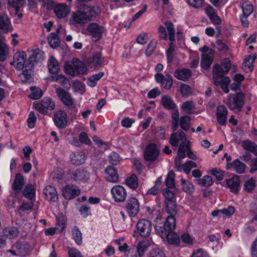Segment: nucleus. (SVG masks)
I'll use <instances>...</instances> for the list:
<instances>
[{"instance_id":"21","label":"nucleus","mask_w":257,"mask_h":257,"mask_svg":"<svg viewBox=\"0 0 257 257\" xmlns=\"http://www.w3.org/2000/svg\"><path fill=\"white\" fill-rule=\"evenodd\" d=\"M54 12L57 18L63 19L69 14L70 9L66 4H59L54 7Z\"/></svg>"},{"instance_id":"19","label":"nucleus","mask_w":257,"mask_h":257,"mask_svg":"<svg viewBox=\"0 0 257 257\" xmlns=\"http://www.w3.org/2000/svg\"><path fill=\"white\" fill-rule=\"evenodd\" d=\"M53 120L57 127H64L67 122V114L62 110H58L55 113Z\"/></svg>"},{"instance_id":"49","label":"nucleus","mask_w":257,"mask_h":257,"mask_svg":"<svg viewBox=\"0 0 257 257\" xmlns=\"http://www.w3.org/2000/svg\"><path fill=\"white\" fill-rule=\"evenodd\" d=\"M30 89L31 93L30 95V97L32 99H38L41 98L43 94L42 90L38 87H31Z\"/></svg>"},{"instance_id":"38","label":"nucleus","mask_w":257,"mask_h":257,"mask_svg":"<svg viewBox=\"0 0 257 257\" xmlns=\"http://www.w3.org/2000/svg\"><path fill=\"white\" fill-rule=\"evenodd\" d=\"M10 26V21L7 15H0V29L5 32H7L9 31Z\"/></svg>"},{"instance_id":"4","label":"nucleus","mask_w":257,"mask_h":257,"mask_svg":"<svg viewBox=\"0 0 257 257\" xmlns=\"http://www.w3.org/2000/svg\"><path fill=\"white\" fill-rule=\"evenodd\" d=\"M244 96L243 93L229 94L227 99L224 101L230 110H240L244 105Z\"/></svg>"},{"instance_id":"54","label":"nucleus","mask_w":257,"mask_h":257,"mask_svg":"<svg viewBox=\"0 0 257 257\" xmlns=\"http://www.w3.org/2000/svg\"><path fill=\"white\" fill-rule=\"evenodd\" d=\"M23 195L26 197L31 199L35 194V189L31 184L27 185L24 189Z\"/></svg>"},{"instance_id":"48","label":"nucleus","mask_w":257,"mask_h":257,"mask_svg":"<svg viewBox=\"0 0 257 257\" xmlns=\"http://www.w3.org/2000/svg\"><path fill=\"white\" fill-rule=\"evenodd\" d=\"M180 92L183 97H188L193 93V89L188 85L181 84L180 87Z\"/></svg>"},{"instance_id":"36","label":"nucleus","mask_w":257,"mask_h":257,"mask_svg":"<svg viewBox=\"0 0 257 257\" xmlns=\"http://www.w3.org/2000/svg\"><path fill=\"white\" fill-rule=\"evenodd\" d=\"M241 146L246 151L257 156V145L254 142L249 140H244L241 143Z\"/></svg>"},{"instance_id":"31","label":"nucleus","mask_w":257,"mask_h":257,"mask_svg":"<svg viewBox=\"0 0 257 257\" xmlns=\"http://www.w3.org/2000/svg\"><path fill=\"white\" fill-rule=\"evenodd\" d=\"M24 184V177L20 174H17L12 185V189L16 192H20Z\"/></svg>"},{"instance_id":"33","label":"nucleus","mask_w":257,"mask_h":257,"mask_svg":"<svg viewBox=\"0 0 257 257\" xmlns=\"http://www.w3.org/2000/svg\"><path fill=\"white\" fill-rule=\"evenodd\" d=\"M240 6L243 16L248 17L252 13L253 11V6L249 1L242 0L240 3Z\"/></svg>"},{"instance_id":"57","label":"nucleus","mask_w":257,"mask_h":257,"mask_svg":"<svg viewBox=\"0 0 257 257\" xmlns=\"http://www.w3.org/2000/svg\"><path fill=\"white\" fill-rule=\"evenodd\" d=\"M148 247V245L146 241L143 240L139 242L137 245V252L140 256L144 254Z\"/></svg>"},{"instance_id":"51","label":"nucleus","mask_w":257,"mask_h":257,"mask_svg":"<svg viewBox=\"0 0 257 257\" xmlns=\"http://www.w3.org/2000/svg\"><path fill=\"white\" fill-rule=\"evenodd\" d=\"M165 26L167 30L169 39L171 42H173L175 40V29L173 24L167 21L165 23Z\"/></svg>"},{"instance_id":"28","label":"nucleus","mask_w":257,"mask_h":257,"mask_svg":"<svg viewBox=\"0 0 257 257\" xmlns=\"http://www.w3.org/2000/svg\"><path fill=\"white\" fill-rule=\"evenodd\" d=\"M32 54L29 57V61L34 65L43 60V52L39 49H36L31 51Z\"/></svg>"},{"instance_id":"39","label":"nucleus","mask_w":257,"mask_h":257,"mask_svg":"<svg viewBox=\"0 0 257 257\" xmlns=\"http://www.w3.org/2000/svg\"><path fill=\"white\" fill-rule=\"evenodd\" d=\"M104 75L103 72H99L90 77H89L87 81V84L91 87H95L98 80H99Z\"/></svg>"},{"instance_id":"37","label":"nucleus","mask_w":257,"mask_h":257,"mask_svg":"<svg viewBox=\"0 0 257 257\" xmlns=\"http://www.w3.org/2000/svg\"><path fill=\"white\" fill-rule=\"evenodd\" d=\"M19 233L18 229L14 227H7L3 230V236L9 238L16 237L18 235Z\"/></svg>"},{"instance_id":"17","label":"nucleus","mask_w":257,"mask_h":257,"mask_svg":"<svg viewBox=\"0 0 257 257\" xmlns=\"http://www.w3.org/2000/svg\"><path fill=\"white\" fill-rule=\"evenodd\" d=\"M87 30L94 40H98L101 38L104 28L96 23H92L88 26Z\"/></svg>"},{"instance_id":"9","label":"nucleus","mask_w":257,"mask_h":257,"mask_svg":"<svg viewBox=\"0 0 257 257\" xmlns=\"http://www.w3.org/2000/svg\"><path fill=\"white\" fill-rule=\"evenodd\" d=\"M140 204L138 199L129 197L125 205V209L131 217H135L140 211Z\"/></svg>"},{"instance_id":"14","label":"nucleus","mask_w":257,"mask_h":257,"mask_svg":"<svg viewBox=\"0 0 257 257\" xmlns=\"http://www.w3.org/2000/svg\"><path fill=\"white\" fill-rule=\"evenodd\" d=\"M155 78L156 81L165 89H170L173 85V78L168 74L163 75L162 73H158L155 75Z\"/></svg>"},{"instance_id":"29","label":"nucleus","mask_w":257,"mask_h":257,"mask_svg":"<svg viewBox=\"0 0 257 257\" xmlns=\"http://www.w3.org/2000/svg\"><path fill=\"white\" fill-rule=\"evenodd\" d=\"M48 67L50 73L54 75L57 74L59 70L60 66L58 61L53 57L51 56L48 62Z\"/></svg>"},{"instance_id":"40","label":"nucleus","mask_w":257,"mask_h":257,"mask_svg":"<svg viewBox=\"0 0 257 257\" xmlns=\"http://www.w3.org/2000/svg\"><path fill=\"white\" fill-rule=\"evenodd\" d=\"M51 81H55L59 82L61 85L65 86L68 84L70 85L69 80L63 75L57 74L54 75H52L49 78Z\"/></svg>"},{"instance_id":"20","label":"nucleus","mask_w":257,"mask_h":257,"mask_svg":"<svg viewBox=\"0 0 257 257\" xmlns=\"http://www.w3.org/2000/svg\"><path fill=\"white\" fill-rule=\"evenodd\" d=\"M43 193L46 199L50 202H55L58 199V192L54 186H47L43 190Z\"/></svg>"},{"instance_id":"2","label":"nucleus","mask_w":257,"mask_h":257,"mask_svg":"<svg viewBox=\"0 0 257 257\" xmlns=\"http://www.w3.org/2000/svg\"><path fill=\"white\" fill-rule=\"evenodd\" d=\"M97 15L93 8L84 6L81 7L80 10L72 12L68 21L70 25L76 27L83 25L91 21Z\"/></svg>"},{"instance_id":"45","label":"nucleus","mask_w":257,"mask_h":257,"mask_svg":"<svg viewBox=\"0 0 257 257\" xmlns=\"http://www.w3.org/2000/svg\"><path fill=\"white\" fill-rule=\"evenodd\" d=\"M182 109L187 113H192L195 109V105L192 101H187L181 105Z\"/></svg>"},{"instance_id":"6","label":"nucleus","mask_w":257,"mask_h":257,"mask_svg":"<svg viewBox=\"0 0 257 257\" xmlns=\"http://www.w3.org/2000/svg\"><path fill=\"white\" fill-rule=\"evenodd\" d=\"M67 179L72 180L78 184L85 183L89 179V174L85 170L78 168L75 171L69 170Z\"/></svg>"},{"instance_id":"59","label":"nucleus","mask_w":257,"mask_h":257,"mask_svg":"<svg viewBox=\"0 0 257 257\" xmlns=\"http://www.w3.org/2000/svg\"><path fill=\"white\" fill-rule=\"evenodd\" d=\"M196 167L197 165L195 162L190 161L182 165L181 171L183 170L185 173L188 174L189 173L192 168H195Z\"/></svg>"},{"instance_id":"52","label":"nucleus","mask_w":257,"mask_h":257,"mask_svg":"<svg viewBox=\"0 0 257 257\" xmlns=\"http://www.w3.org/2000/svg\"><path fill=\"white\" fill-rule=\"evenodd\" d=\"M199 185L202 186H210L213 183L212 178L210 176H204L202 178L197 179Z\"/></svg>"},{"instance_id":"64","label":"nucleus","mask_w":257,"mask_h":257,"mask_svg":"<svg viewBox=\"0 0 257 257\" xmlns=\"http://www.w3.org/2000/svg\"><path fill=\"white\" fill-rule=\"evenodd\" d=\"M149 257H165V255L162 249L154 248L151 251Z\"/></svg>"},{"instance_id":"43","label":"nucleus","mask_w":257,"mask_h":257,"mask_svg":"<svg viewBox=\"0 0 257 257\" xmlns=\"http://www.w3.org/2000/svg\"><path fill=\"white\" fill-rule=\"evenodd\" d=\"M229 165L237 173L242 174L244 172L245 165L241 162L238 159H236Z\"/></svg>"},{"instance_id":"46","label":"nucleus","mask_w":257,"mask_h":257,"mask_svg":"<svg viewBox=\"0 0 257 257\" xmlns=\"http://www.w3.org/2000/svg\"><path fill=\"white\" fill-rule=\"evenodd\" d=\"M72 235L75 242L78 245H81L82 242V233L78 227L75 226L73 228Z\"/></svg>"},{"instance_id":"44","label":"nucleus","mask_w":257,"mask_h":257,"mask_svg":"<svg viewBox=\"0 0 257 257\" xmlns=\"http://www.w3.org/2000/svg\"><path fill=\"white\" fill-rule=\"evenodd\" d=\"M48 40L50 47L53 49L56 48L60 44L59 39L55 33H51L48 37Z\"/></svg>"},{"instance_id":"26","label":"nucleus","mask_w":257,"mask_h":257,"mask_svg":"<svg viewBox=\"0 0 257 257\" xmlns=\"http://www.w3.org/2000/svg\"><path fill=\"white\" fill-rule=\"evenodd\" d=\"M191 75V71L186 68L176 69L174 72V76L177 79L186 81L189 79Z\"/></svg>"},{"instance_id":"23","label":"nucleus","mask_w":257,"mask_h":257,"mask_svg":"<svg viewBox=\"0 0 257 257\" xmlns=\"http://www.w3.org/2000/svg\"><path fill=\"white\" fill-rule=\"evenodd\" d=\"M228 110L223 105H219L216 108V115L218 123L223 125L226 121Z\"/></svg>"},{"instance_id":"12","label":"nucleus","mask_w":257,"mask_h":257,"mask_svg":"<svg viewBox=\"0 0 257 257\" xmlns=\"http://www.w3.org/2000/svg\"><path fill=\"white\" fill-rule=\"evenodd\" d=\"M159 155V151L154 144H150L144 151V158L146 160L153 162L157 159Z\"/></svg>"},{"instance_id":"25","label":"nucleus","mask_w":257,"mask_h":257,"mask_svg":"<svg viewBox=\"0 0 257 257\" xmlns=\"http://www.w3.org/2000/svg\"><path fill=\"white\" fill-rule=\"evenodd\" d=\"M226 184L232 192L237 193L240 188L239 177L235 175L231 178L227 180Z\"/></svg>"},{"instance_id":"34","label":"nucleus","mask_w":257,"mask_h":257,"mask_svg":"<svg viewBox=\"0 0 257 257\" xmlns=\"http://www.w3.org/2000/svg\"><path fill=\"white\" fill-rule=\"evenodd\" d=\"M256 58L255 54H251L244 59L242 64V67L245 71L251 72L252 71L253 68V62Z\"/></svg>"},{"instance_id":"16","label":"nucleus","mask_w":257,"mask_h":257,"mask_svg":"<svg viewBox=\"0 0 257 257\" xmlns=\"http://www.w3.org/2000/svg\"><path fill=\"white\" fill-rule=\"evenodd\" d=\"M170 143L174 147H177L179 143L185 145L188 144L189 142H186L185 133L182 131H178L171 135L170 139Z\"/></svg>"},{"instance_id":"56","label":"nucleus","mask_w":257,"mask_h":257,"mask_svg":"<svg viewBox=\"0 0 257 257\" xmlns=\"http://www.w3.org/2000/svg\"><path fill=\"white\" fill-rule=\"evenodd\" d=\"M121 161V158L116 152L111 153L109 156V161L113 165H117Z\"/></svg>"},{"instance_id":"27","label":"nucleus","mask_w":257,"mask_h":257,"mask_svg":"<svg viewBox=\"0 0 257 257\" xmlns=\"http://www.w3.org/2000/svg\"><path fill=\"white\" fill-rule=\"evenodd\" d=\"M162 236L164 235L167 239L168 243L171 244L178 245L180 243V238L179 235L174 231L162 232ZM163 237V236H162Z\"/></svg>"},{"instance_id":"7","label":"nucleus","mask_w":257,"mask_h":257,"mask_svg":"<svg viewBox=\"0 0 257 257\" xmlns=\"http://www.w3.org/2000/svg\"><path fill=\"white\" fill-rule=\"evenodd\" d=\"M202 52L201 66L202 69H208L211 66L214 59V51L206 45L199 49Z\"/></svg>"},{"instance_id":"24","label":"nucleus","mask_w":257,"mask_h":257,"mask_svg":"<svg viewBox=\"0 0 257 257\" xmlns=\"http://www.w3.org/2000/svg\"><path fill=\"white\" fill-rule=\"evenodd\" d=\"M25 0H8V3L10 7L15 9L16 14L19 19H21L23 15L19 13L21 8L25 6Z\"/></svg>"},{"instance_id":"32","label":"nucleus","mask_w":257,"mask_h":257,"mask_svg":"<svg viewBox=\"0 0 257 257\" xmlns=\"http://www.w3.org/2000/svg\"><path fill=\"white\" fill-rule=\"evenodd\" d=\"M176 222L175 215H169L167 217L166 221L164 223V231L163 232L173 231L176 228Z\"/></svg>"},{"instance_id":"47","label":"nucleus","mask_w":257,"mask_h":257,"mask_svg":"<svg viewBox=\"0 0 257 257\" xmlns=\"http://www.w3.org/2000/svg\"><path fill=\"white\" fill-rule=\"evenodd\" d=\"M175 173L172 171H170L165 181L166 185L168 188H173L175 187Z\"/></svg>"},{"instance_id":"30","label":"nucleus","mask_w":257,"mask_h":257,"mask_svg":"<svg viewBox=\"0 0 257 257\" xmlns=\"http://www.w3.org/2000/svg\"><path fill=\"white\" fill-rule=\"evenodd\" d=\"M70 161L75 165H80L85 161V156L82 152L72 153L70 155Z\"/></svg>"},{"instance_id":"41","label":"nucleus","mask_w":257,"mask_h":257,"mask_svg":"<svg viewBox=\"0 0 257 257\" xmlns=\"http://www.w3.org/2000/svg\"><path fill=\"white\" fill-rule=\"evenodd\" d=\"M9 53V50L5 42L0 39V61L6 59Z\"/></svg>"},{"instance_id":"63","label":"nucleus","mask_w":257,"mask_h":257,"mask_svg":"<svg viewBox=\"0 0 257 257\" xmlns=\"http://www.w3.org/2000/svg\"><path fill=\"white\" fill-rule=\"evenodd\" d=\"M181 238L184 243L189 245L194 244V238L188 233H184L181 235Z\"/></svg>"},{"instance_id":"61","label":"nucleus","mask_w":257,"mask_h":257,"mask_svg":"<svg viewBox=\"0 0 257 257\" xmlns=\"http://www.w3.org/2000/svg\"><path fill=\"white\" fill-rule=\"evenodd\" d=\"M255 180L251 178L246 181L244 184V187L245 190L247 192H251L255 186Z\"/></svg>"},{"instance_id":"18","label":"nucleus","mask_w":257,"mask_h":257,"mask_svg":"<svg viewBox=\"0 0 257 257\" xmlns=\"http://www.w3.org/2000/svg\"><path fill=\"white\" fill-rule=\"evenodd\" d=\"M104 175L106 180L109 182L116 183L119 181L117 170L111 166H108L105 168Z\"/></svg>"},{"instance_id":"42","label":"nucleus","mask_w":257,"mask_h":257,"mask_svg":"<svg viewBox=\"0 0 257 257\" xmlns=\"http://www.w3.org/2000/svg\"><path fill=\"white\" fill-rule=\"evenodd\" d=\"M166 209L170 215H176L177 213V207L175 201H165Z\"/></svg>"},{"instance_id":"5","label":"nucleus","mask_w":257,"mask_h":257,"mask_svg":"<svg viewBox=\"0 0 257 257\" xmlns=\"http://www.w3.org/2000/svg\"><path fill=\"white\" fill-rule=\"evenodd\" d=\"M152 230L151 222L146 219H140L136 225V229L134 230L133 236L136 237L137 234L143 236H149Z\"/></svg>"},{"instance_id":"1","label":"nucleus","mask_w":257,"mask_h":257,"mask_svg":"<svg viewBox=\"0 0 257 257\" xmlns=\"http://www.w3.org/2000/svg\"><path fill=\"white\" fill-rule=\"evenodd\" d=\"M230 68V63L228 59H225L221 65H214L213 73V79L214 84L220 86L223 91L227 93L229 92L228 85L230 80L228 77H223V74L227 72Z\"/></svg>"},{"instance_id":"53","label":"nucleus","mask_w":257,"mask_h":257,"mask_svg":"<svg viewBox=\"0 0 257 257\" xmlns=\"http://www.w3.org/2000/svg\"><path fill=\"white\" fill-rule=\"evenodd\" d=\"M181 182L182 189L186 192L190 193L194 190V187L192 183L186 181L184 179H181Z\"/></svg>"},{"instance_id":"35","label":"nucleus","mask_w":257,"mask_h":257,"mask_svg":"<svg viewBox=\"0 0 257 257\" xmlns=\"http://www.w3.org/2000/svg\"><path fill=\"white\" fill-rule=\"evenodd\" d=\"M161 103L164 108L168 109H174L176 107L174 101L169 95L162 96Z\"/></svg>"},{"instance_id":"58","label":"nucleus","mask_w":257,"mask_h":257,"mask_svg":"<svg viewBox=\"0 0 257 257\" xmlns=\"http://www.w3.org/2000/svg\"><path fill=\"white\" fill-rule=\"evenodd\" d=\"M89 63L92 64L95 67L100 66L103 63L101 55L100 54L94 55Z\"/></svg>"},{"instance_id":"22","label":"nucleus","mask_w":257,"mask_h":257,"mask_svg":"<svg viewBox=\"0 0 257 257\" xmlns=\"http://www.w3.org/2000/svg\"><path fill=\"white\" fill-rule=\"evenodd\" d=\"M13 247L21 256L27 255L32 250L31 246L27 242H17Z\"/></svg>"},{"instance_id":"55","label":"nucleus","mask_w":257,"mask_h":257,"mask_svg":"<svg viewBox=\"0 0 257 257\" xmlns=\"http://www.w3.org/2000/svg\"><path fill=\"white\" fill-rule=\"evenodd\" d=\"M126 184L131 188L136 189L138 186V181L137 176L132 174L126 180Z\"/></svg>"},{"instance_id":"3","label":"nucleus","mask_w":257,"mask_h":257,"mask_svg":"<svg viewBox=\"0 0 257 257\" xmlns=\"http://www.w3.org/2000/svg\"><path fill=\"white\" fill-rule=\"evenodd\" d=\"M64 70L67 74L72 77H74L86 74L87 68L77 58H74L72 60L65 63Z\"/></svg>"},{"instance_id":"8","label":"nucleus","mask_w":257,"mask_h":257,"mask_svg":"<svg viewBox=\"0 0 257 257\" xmlns=\"http://www.w3.org/2000/svg\"><path fill=\"white\" fill-rule=\"evenodd\" d=\"M56 93L59 99L67 107L75 108L76 101L69 92L61 87H56Z\"/></svg>"},{"instance_id":"13","label":"nucleus","mask_w":257,"mask_h":257,"mask_svg":"<svg viewBox=\"0 0 257 257\" xmlns=\"http://www.w3.org/2000/svg\"><path fill=\"white\" fill-rule=\"evenodd\" d=\"M79 187L74 185H68L62 189L63 196L66 199H72L80 194Z\"/></svg>"},{"instance_id":"62","label":"nucleus","mask_w":257,"mask_h":257,"mask_svg":"<svg viewBox=\"0 0 257 257\" xmlns=\"http://www.w3.org/2000/svg\"><path fill=\"white\" fill-rule=\"evenodd\" d=\"M191 257H209V255L203 248H199L193 252Z\"/></svg>"},{"instance_id":"60","label":"nucleus","mask_w":257,"mask_h":257,"mask_svg":"<svg viewBox=\"0 0 257 257\" xmlns=\"http://www.w3.org/2000/svg\"><path fill=\"white\" fill-rule=\"evenodd\" d=\"M188 144H180L177 157L184 159L186 157L185 153L187 152Z\"/></svg>"},{"instance_id":"10","label":"nucleus","mask_w":257,"mask_h":257,"mask_svg":"<svg viewBox=\"0 0 257 257\" xmlns=\"http://www.w3.org/2000/svg\"><path fill=\"white\" fill-rule=\"evenodd\" d=\"M110 193L114 202L117 203L123 202L127 196V192L122 186L116 185L112 187Z\"/></svg>"},{"instance_id":"50","label":"nucleus","mask_w":257,"mask_h":257,"mask_svg":"<svg viewBox=\"0 0 257 257\" xmlns=\"http://www.w3.org/2000/svg\"><path fill=\"white\" fill-rule=\"evenodd\" d=\"M72 87L75 93L83 94L85 91V84L80 81H75L73 83Z\"/></svg>"},{"instance_id":"15","label":"nucleus","mask_w":257,"mask_h":257,"mask_svg":"<svg viewBox=\"0 0 257 257\" xmlns=\"http://www.w3.org/2000/svg\"><path fill=\"white\" fill-rule=\"evenodd\" d=\"M27 61L26 54L24 51H18L14 56L13 64L18 70L24 68Z\"/></svg>"},{"instance_id":"11","label":"nucleus","mask_w":257,"mask_h":257,"mask_svg":"<svg viewBox=\"0 0 257 257\" xmlns=\"http://www.w3.org/2000/svg\"><path fill=\"white\" fill-rule=\"evenodd\" d=\"M55 107L54 101L49 97H45L35 105L36 109L43 114H47L48 110H52Z\"/></svg>"}]
</instances>
